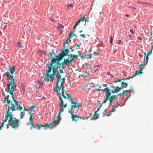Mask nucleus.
Masks as SVG:
<instances>
[{
    "label": "nucleus",
    "mask_w": 153,
    "mask_h": 153,
    "mask_svg": "<svg viewBox=\"0 0 153 153\" xmlns=\"http://www.w3.org/2000/svg\"><path fill=\"white\" fill-rule=\"evenodd\" d=\"M143 70V68H142L139 71H137V70L136 71V72L135 73V74L133 75V76L132 77H130L129 78H124L123 79H122V80H127L131 78H133L134 77L140 74H141L142 73V72H141Z\"/></svg>",
    "instance_id": "nucleus-11"
},
{
    "label": "nucleus",
    "mask_w": 153,
    "mask_h": 153,
    "mask_svg": "<svg viewBox=\"0 0 153 153\" xmlns=\"http://www.w3.org/2000/svg\"><path fill=\"white\" fill-rule=\"evenodd\" d=\"M42 51L41 50H39L38 51V53L40 56H41L42 54Z\"/></svg>",
    "instance_id": "nucleus-31"
},
{
    "label": "nucleus",
    "mask_w": 153,
    "mask_h": 153,
    "mask_svg": "<svg viewBox=\"0 0 153 153\" xmlns=\"http://www.w3.org/2000/svg\"><path fill=\"white\" fill-rule=\"evenodd\" d=\"M49 54L50 55H51V56H52V54L51 53V52L49 53Z\"/></svg>",
    "instance_id": "nucleus-51"
},
{
    "label": "nucleus",
    "mask_w": 153,
    "mask_h": 153,
    "mask_svg": "<svg viewBox=\"0 0 153 153\" xmlns=\"http://www.w3.org/2000/svg\"><path fill=\"white\" fill-rule=\"evenodd\" d=\"M30 125H31V126L30 127L31 130H32L33 128L39 129L42 127H44L45 129H46L49 127L48 124H47L45 126H42L41 124H38L35 125V124L33 123H27V126H29Z\"/></svg>",
    "instance_id": "nucleus-8"
},
{
    "label": "nucleus",
    "mask_w": 153,
    "mask_h": 153,
    "mask_svg": "<svg viewBox=\"0 0 153 153\" xmlns=\"http://www.w3.org/2000/svg\"><path fill=\"white\" fill-rule=\"evenodd\" d=\"M91 54L90 53H86L84 56H83V58H86L87 59H91Z\"/></svg>",
    "instance_id": "nucleus-19"
},
{
    "label": "nucleus",
    "mask_w": 153,
    "mask_h": 153,
    "mask_svg": "<svg viewBox=\"0 0 153 153\" xmlns=\"http://www.w3.org/2000/svg\"><path fill=\"white\" fill-rule=\"evenodd\" d=\"M80 36H82L84 38H85V36L84 34H81L80 35Z\"/></svg>",
    "instance_id": "nucleus-43"
},
{
    "label": "nucleus",
    "mask_w": 153,
    "mask_h": 153,
    "mask_svg": "<svg viewBox=\"0 0 153 153\" xmlns=\"http://www.w3.org/2000/svg\"><path fill=\"white\" fill-rule=\"evenodd\" d=\"M71 41V40L69 38H68L65 41V43H64V48H65V44H67L68 43V41Z\"/></svg>",
    "instance_id": "nucleus-29"
},
{
    "label": "nucleus",
    "mask_w": 153,
    "mask_h": 153,
    "mask_svg": "<svg viewBox=\"0 0 153 153\" xmlns=\"http://www.w3.org/2000/svg\"><path fill=\"white\" fill-rule=\"evenodd\" d=\"M122 88H120L118 86L116 87L113 90H110L111 93V92L112 93H117Z\"/></svg>",
    "instance_id": "nucleus-13"
},
{
    "label": "nucleus",
    "mask_w": 153,
    "mask_h": 153,
    "mask_svg": "<svg viewBox=\"0 0 153 153\" xmlns=\"http://www.w3.org/2000/svg\"><path fill=\"white\" fill-rule=\"evenodd\" d=\"M74 34V32H73L71 31L69 35L68 38L70 39L73 36Z\"/></svg>",
    "instance_id": "nucleus-28"
},
{
    "label": "nucleus",
    "mask_w": 153,
    "mask_h": 153,
    "mask_svg": "<svg viewBox=\"0 0 153 153\" xmlns=\"http://www.w3.org/2000/svg\"><path fill=\"white\" fill-rule=\"evenodd\" d=\"M108 75H109V73H108Z\"/></svg>",
    "instance_id": "nucleus-64"
},
{
    "label": "nucleus",
    "mask_w": 153,
    "mask_h": 153,
    "mask_svg": "<svg viewBox=\"0 0 153 153\" xmlns=\"http://www.w3.org/2000/svg\"><path fill=\"white\" fill-rule=\"evenodd\" d=\"M124 94H123V92L122 93H120V94H119L118 95V96H121L122 95H124Z\"/></svg>",
    "instance_id": "nucleus-40"
},
{
    "label": "nucleus",
    "mask_w": 153,
    "mask_h": 153,
    "mask_svg": "<svg viewBox=\"0 0 153 153\" xmlns=\"http://www.w3.org/2000/svg\"><path fill=\"white\" fill-rule=\"evenodd\" d=\"M53 62V63L52 64L51 66L53 67H55V68H56V71H58V68H60V66L61 65H62V68H63L64 66L65 65V63H64V61L61 63H59L58 62H57V60L56 58H53L51 60L50 64H51L52 62ZM58 73L60 74L58 72V73L56 75H57ZM56 76L57 75H56Z\"/></svg>",
    "instance_id": "nucleus-7"
},
{
    "label": "nucleus",
    "mask_w": 153,
    "mask_h": 153,
    "mask_svg": "<svg viewBox=\"0 0 153 153\" xmlns=\"http://www.w3.org/2000/svg\"><path fill=\"white\" fill-rule=\"evenodd\" d=\"M148 56L146 55V57L145 56V62L144 64V66L146 65L148 62V60L149 59Z\"/></svg>",
    "instance_id": "nucleus-22"
},
{
    "label": "nucleus",
    "mask_w": 153,
    "mask_h": 153,
    "mask_svg": "<svg viewBox=\"0 0 153 153\" xmlns=\"http://www.w3.org/2000/svg\"><path fill=\"white\" fill-rule=\"evenodd\" d=\"M137 39H138V40H140V41H141V40H142V39H141V38H140V37H138L137 38Z\"/></svg>",
    "instance_id": "nucleus-47"
},
{
    "label": "nucleus",
    "mask_w": 153,
    "mask_h": 153,
    "mask_svg": "<svg viewBox=\"0 0 153 153\" xmlns=\"http://www.w3.org/2000/svg\"><path fill=\"white\" fill-rule=\"evenodd\" d=\"M101 85L98 84L96 85L95 87L97 89L99 90H101L102 91L105 92H106L105 98L102 103H105L108 100L109 97L111 95L110 89H109L107 87L105 88L104 89H101Z\"/></svg>",
    "instance_id": "nucleus-6"
},
{
    "label": "nucleus",
    "mask_w": 153,
    "mask_h": 153,
    "mask_svg": "<svg viewBox=\"0 0 153 153\" xmlns=\"http://www.w3.org/2000/svg\"><path fill=\"white\" fill-rule=\"evenodd\" d=\"M121 42V40H119L118 41V43L119 44Z\"/></svg>",
    "instance_id": "nucleus-49"
},
{
    "label": "nucleus",
    "mask_w": 153,
    "mask_h": 153,
    "mask_svg": "<svg viewBox=\"0 0 153 153\" xmlns=\"http://www.w3.org/2000/svg\"><path fill=\"white\" fill-rule=\"evenodd\" d=\"M83 56H81V57H82L83 58Z\"/></svg>",
    "instance_id": "nucleus-58"
},
{
    "label": "nucleus",
    "mask_w": 153,
    "mask_h": 153,
    "mask_svg": "<svg viewBox=\"0 0 153 153\" xmlns=\"http://www.w3.org/2000/svg\"><path fill=\"white\" fill-rule=\"evenodd\" d=\"M64 27V26L60 24H59L58 27V29H59L61 31H62Z\"/></svg>",
    "instance_id": "nucleus-24"
},
{
    "label": "nucleus",
    "mask_w": 153,
    "mask_h": 153,
    "mask_svg": "<svg viewBox=\"0 0 153 153\" xmlns=\"http://www.w3.org/2000/svg\"><path fill=\"white\" fill-rule=\"evenodd\" d=\"M139 65L140 66V69H139L138 71H140L141 69L142 68H143H143H142L141 67V66H143V65H143L142 64V63L141 64Z\"/></svg>",
    "instance_id": "nucleus-33"
},
{
    "label": "nucleus",
    "mask_w": 153,
    "mask_h": 153,
    "mask_svg": "<svg viewBox=\"0 0 153 153\" xmlns=\"http://www.w3.org/2000/svg\"><path fill=\"white\" fill-rule=\"evenodd\" d=\"M121 87H120V88H122V89L124 88H126L127 86V83L124 82H121Z\"/></svg>",
    "instance_id": "nucleus-21"
},
{
    "label": "nucleus",
    "mask_w": 153,
    "mask_h": 153,
    "mask_svg": "<svg viewBox=\"0 0 153 153\" xmlns=\"http://www.w3.org/2000/svg\"><path fill=\"white\" fill-rule=\"evenodd\" d=\"M81 44V43H80L79 42V41L78 43V44H77V46L78 47H79V46H80Z\"/></svg>",
    "instance_id": "nucleus-38"
},
{
    "label": "nucleus",
    "mask_w": 153,
    "mask_h": 153,
    "mask_svg": "<svg viewBox=\"0 0 153 153\" xmlns=\"http://www.w3.org/2000/svg\"><path fill=\"white\" fill-rule=\"evenodd\" d=\"M82 30H80L79 31V33H82Z\"/></svg>",
    "instance_id": "nucleus-53"
},
{
    "label": "nucleus",
    "mask_w": 153,
    "mask_h": 153,
    "mask_svg": "<svg viewBox=\"0 0 153 153\" xmlns=\"http://www.w3.org/2000/svg\"><path fill=\"white\" fill-rule=\"evenodd\" d=\"M65 56L62 53H60L57 56H56V59L57 60V62L60 61L63 57Z\"/></svg>",
    "instance_id": "nucleus-17"
},
{
    "label": "nucleus",
    "mask_w": 153,
    "mask_h": 153,
    "mask_svg": "<svg viewBox=\"0 0 153 153\" xmlns=\"http://www.w3.org/2000/svg\"><path fill=\"white\" fill-rule=\"evenodd\" d=\"M56 78L57 81L56 84L55 91L60 100V103L59 104L60 109L59 113H61L63 111L64 108H66L67 106V103H65L64 105L63 104L64 101L62 98V96L64 99V101L67 99V97H66L65 95L64 87L63 86V84L65 83V78H62L61 75L59 73L57 74Z\"/></svg>",
    "instance_id": "nucleus-2"
},
{
    "label": "nucleus",
    "mask_w": 153,
    "mask_h": 153,
    "mask_svg": "<svg viewBox=\"0 0 153 153\" xmlns=\"http://www.w3.org/2000/svg\"><path fill=\"white\" fill-rule=\"evenodd\" d=\"M94 55L95 56L98 55V54H97V52H94Z\"/></svg>",
    "instance_id": "nucleus-39"
},
{
    "label": "nucleus",
    "mask_w": 153,
    "mask_h": 153,
    "mask_svg": "<svg viewBox=\"0 0 153 153\" xmlns=\"http://www.w3.org/2000/svg\"><path fill=\"white\" fill-rule=\"evenodd\" d=\"M129 36L130 38V39H131L132 36V35H129Z\"/></svg>",
    "instance_id": "nucleus-50"
},
{
    "label": "nucleus",
    "mask_w": 153,
    "mask_h": 153,
    "mask_svg": "<svg viewBox=\"0 0 153 153\" xmlns=\"http://www.w3.org/2000/svg\"><path fill=\"white\" fill-rule=\"evenodd\" d=\"M60 113H59V114L56 118L57 119L54 120L53 123L50 124L49 125L48 124V128H52L54 126H55L56 125L58 124L59 123V121L60 120Z\"/></svg>",
    "instance_id": "nucleus-9"
},
{
    "label": "nucleus",
    "mask_w": 153,
    "mask_h": 153,
    "mask_svg": "<svg viewBox=\"0 0 153 153\" xmlns=\"http://www.w3.org/2000/svg\"><path fill=\"white\" fill-rule=\"evenodd\" d=\"M85 16H86V15H84L82 18L80 19L76 22V23L74 27V30L76 29V27L78 25L79 23L81 22V23L83 22V23L82 24H84L85 25L86 22V19L85 17Z\"/></svg>",
    "instance_id": "nucleus-10"
},
{
    "label": "nucleus",
    "mask_w": 153,
    "mask_h": 153,
    "mask_svg": "<svg viewBox=\"0 0 153 153\" xmlns=\"http://www.w3.org/2000/svg\"><path fill=\"white\" fill-rule=\"evenodd\" d=\"M117 96L116 95H112L111 96V97H109L108 100H109V105H111L113 101L115 100L116 101V102L117 101L118 102V101L117 99H115V98Z\"/></svg>",
    "instance_id": "nucleus-12"
},
{
    "label": "nucleus",
    "mask_w": 153,
    "mask_h": 153,
    "mask_svg": "<svg viewBox=\"0 0 153 153\" xmlns=\"http://www.w3.org/2000/svg\"><path fill=\"white\" fill-rule=\"evenodd\" d=\"M145 55H146V53H145Z\"/></svg>",
    "instance_id": "nucleus-63"
},
{
    "label": "nucleus",
    "mask_w": 153,
    "mask_h": 153,
    "mask_svg": "<svg viewBox=\"0 0 153 153\" xmlns=\"http://www.w3.org/2000/svg\"><path fill=\"white\" fill-rule=\"evenodd\" d=\"M146 4L148 5H151V4L150 3H146Z\"/></svg>",
    "instance_id": "nucleus-48"
},
{
    "label": "nucleus",
    "mask_w": 153,
    "mask_h": 153,
    "mask_svg": "<svg viewBox=\"0 0 153 153\" xmlns=\"http://www.w3.org/2000/svg\"><path fill=\"white\" fill-rule=\"evenodd\" d=\"M125 16H126L127 17H128L129 16V15L128 14H126L125 15Z\"/></svg>",
    "instance_id": "nucleus-52"
},
{
    "label": "nucleus",
    "mask_w": 153,
    "mask_h": 153,
    "mask_svg": "<svg viewBox=\"0 0 153 153\" xmlns=\"http://www.w3.org/2000/svg\"><path fill=\"white\" fill-rule=\"evenodd\" d=\"M121 81V80L120 79H118L117 80H116L115 82H120Z\"/></svg>",
    "instance_id": "nucleus-41"
},
{
    "label": "nucleus",
    "mask_w": 153,
    "mask_h": 153,
    "mask_svg": "<svg viewBox=\"0 0 153 153\" xmlns=\"http://www.w3.org/2000/svg\"><path fill=\"white\" fill-rule=\"evenodd\" d=\"M64 63H65V65L68 67H69L71 62V60L70 59H65L64 60Z\"/></svg>",
    "instance_id": "nucleus-16"
},
{
    "label": "nucleus",
    "mask_w": 153,
    "mask_h": 153,
    "mask_svg": "<svg viewBox=\"0 0 153 153\" xmlns=\"http://www.w3.org/2000/svg\"><path fill=\"white\" fill-rule=\"evenodd\" d=\"M110 115V114H108L107 115V116H109Z\"/></svg>",
    "instance_id": "nucleus-59"
},
{
    "label": "nucleus",
    "mask_w": 153,
    "mask_h": 153,
    "mask_svg": "<svg viewBox=\"0 0 153 153\" xmlns=\"http://www.w3.org/2000/svg\"><path fill=\"white\" fill-rule=\"evenodd\" d=\"M74 36H76V34H74Z\"/></svg>",
    "instance_id": "nucleus-60"
},
{
    "label": "nucleus",
    "mask_w": 153,
    "mask_h": 153,
    "mask_svg": "<svg viewBox=\"0 0 153 153\" xmlns=\"http://www.w3.org/2000/svg\"><path fill=\"white\" fill-rule=\"evenodd\" d=\"M65 94L67 95V99L68 100H70L71 103L73 104L71 105V108L69 109L68 112L71 114V118L72 119V121L76 122L79 120V116L78 115H74L73 114L74 112V110L73 108H79V107L82 106V105L81 104H79L78 102H74L72 99V97L70 95L67 93L66 91H65Z\"/></svg>",
    "instance_id": "nucleus-3"
},
{
    "label": "nucleus",
    "mask_w": 153,
    "mask_h": 153,
    "mask_svg": "<svg viewBox=\"0 0 153 153\" xmlns=\"http://www.w3.org/2000/svg\"><path fill=\"white\" fill-rule=\"evenodd\" d=\"M142 4H146V2H143V3H142Z\"/></svg>",
    "instance_id": "nucleus-54"
},
{
    "label": "nucleus",
    "mask_w": 153,
    "mask_h": 153,
    "mask_svg": "<svg viewBox=\"0 0 153 153\" xmlns=\"http://www.w3.org/2000/svg\"><path fill=\"white\" fill-rule=\"evenodd\" d=\"M123 92V94H124V95H127L128 92H129L130 94L131 91L130 90L124 91Z\"/></svg>",
    "instance_id": "nucleus-26"
},
{
    "label": "nucleus",
    "mask_w": 153,
    "mask_h": 153,
    "mask_svg": "<svg viewBox=\"0 0 153 153\" xmlns=\"http://www.w3.org/2000/svg\"><path fill=\"white\" fill-rule=\"evenodd\" d=\"M20 119H22L25 116V112L24 111H23L21 112L20 113Z\"/></svg>",
    "instance_id": "nucleus-25"
},
{
    "label": "nucleus",
    "mask_w": 153,
    "mask_h": 153,
    "mask_svg": "<svg viewBox=\"0 0 153 153\" xmlns=\"http://www.w3.org/2000/svg\"><path fill=\"white\" fill-rule=\"evenodd\" d=\"M97 111H97H95L94 112V116H95L96 117V118H92L91 119V120H93L96 119L98 118L99 114H98L97 113V111Z\"/></svg>",
    "instance_id": "nucleus-20"
},
{
    "label": "nucleus",
    "mask_w": 153,
    "mask_h": 153,
    "mask_svg": "<svg viewBox=\"0 0 153 153\" xmlns=\"http://www.w3.org/2000/svg\"><path fill=\"white\" fill-rule=\"evenodd\" d=\"M80 53H79V56H80Z\"/></svg>",
    "instance_id": "nucleus-62"
},
{
    "label": "nucleus",
    "mask_w": 153,
    "mask_h": 153,
    "mask_svg": "<svg viewBox=\"0 0 153 153\" xmlns=\"http://www.w3.org/2000/svg\"><path fill=\"white\" fill-rule=\"evenodd\" d=\"M68 56H70V59L72 61H73L74 58H77L78 56V55H73L72 54H70L69 55H68Z\"/></svg>",
    "instance_id": "nucleus-18"
},
{
    "label": "nucleus",
    "mask_w": 153,
    "mask_h": 153,
    "mask_svg": "<svg viewBox=\"0 0 153 153\" xmlns=\"http://www.w3.org/2000/svg\"><path fill=\"white\" fill-rule=\"evenodd\" d=\"M30 116L29 118V121L30 122L29 123H33V117L32 116V115L31 114H30Z\"/></svg>",
    "instance_id": "nucleus-27"
},
{
    "label": "nucleus",
    "mask_w": 153,
    "mask_h": 153,
    "mask_svg": "<svg viewBox=\"0 0 153 153\" xmlns=\"http://www.w3.org/2000/svg\"><path fill=\"white\" fill-rule=\"evenodd\" d=\"M120 105V104L118 103V102H116V105L113 107V108L111 110L108 112V113H111V112H113L116 111V110L115 108H117Z\"/></svg>",
    "instance_id": "nucleus-14"
},
{
    "label": "nucleus",
    "mask_w": 153,
    "mask_h": 153,
    "mask_svg": "<svg viewBox=\"0 0 153 153\" xmlns=\"http://www.w3.org/2000/svg\"><path fill=\"white\" fill-rule=\"evenodd\" d=\"M59 71L60 72V73H63V71L62 70H59Z\"/></svg>",
    "instance_id": "nucleus-46"
},
{
    "label": "nucleus",
    "mask_w": 153,
    "mask_h": 153,
    "mask_svg": "<svg viewBox=\"0 0 153 153\" xmlns=\"http://www.w3.org/2000/svg\"><path fill=\"white\" fill-rule=\"evenodd\" d=\"M113 38L112 37H111L110 39V42L112 44V42H113Z\"/></svg>",
    "instance_id": "nucleus-34"
},
{
    "label": "nucleus",
    "mask_w": 153,
    "mask_h": 153,
    "mask_svg": "<svg viewBox=\"0 0 153 153\" xmlns=\"http://www.w3.org/2000/svg\"><path fill=\"white\" fill-rule=\"evenodd\" d=\"M102 14V12H100V13H99V14Z\"/></svg>",
    "instance_id": "nucleus-57"
},
{
    "label": "nucleus",
    "mask_w": 153,
    "mask_h": 153,
    "mask_svg": "<svg viewBox=\"0 0 153 153\" xmlns=\"http://www.w3.org/2000/svg\"><path fill=\"white\" fill-rule=\"evenodd\" d=\"M4 125L3 122L2 123L1 125L0 126V129L1 130V128L3 127Z\"/></svg>",
    "instance_id": "nucleus-37"
},
{
    "label": "nucleus",
    "mask_w": 153,
    "mask_h": 153,
    "mask_svg": "<svg viewBox=\"0 0 153 153\" xmlns=\"http://www.w3.org/2000/svg\"><path fill=\"white\" fill-rule=\"evenodd\" d=\"M74 5L73 4H71L70 5H68L67 6V7L68 9H70V7H73Z\"/></svg>",
    "instance_id": "nucleus-32"
},
{
    "label": "nucleus",
    "mask_w": 153,
    "mask_h": 153,
    "mask_svg": "<svg viewBox=\"0 0 153 153\" xmlns=\"http://www.w3.org/2000/svg\"><path fill=\"white\" fill-rule=\"evenodd\" d=\"M61 52L64 56H68V54L70 52V50L66 48L64 50H62Z\"/></svg>",
    "instance_id": "nucleus-15"
},
{
    "label": "nucleus",
    "mask_w": 153,
    "mask_h": 153,
    "mask_svg": "<svg viewBox=\"0 0 153 153\" xmlns=\"http://www.w3.org/2000/svg\"><path fill=\"white\" fill-rule=\"evenodd\" d=\"M6 118L3 121V123H4L8 120V123L7 126V128H8L9 126H10L13 128L14 129H17L19 127V121L16 118L13 117V116H12L11 118L10 117L7 118L6 115Z\"/></svg>",
    "instance_id": "nucleus-5"
},
{
    "label": "nucleus",
    "mask_w": 153,
    "mask_h": 153,
    "mask_svg": "<svg viewBox=\"0 0 153 153\" xmlns=\"http://www.w3.org/2000/svg\"><path fill=\"white\" fill-rule=\"evenodd\" d=\"M128 7L130 9V11H134L136 9L135 8L131 7Z\"/></svg>",
    "instance_id": "nucleus-30"
},
{
    "label": "nucleus",
    "mask_w": 153,
    "mask_h": 153,
    "mask_svg": "<svg viewBox=\"0 0 153 153\" xmlns=\"http://www.w3.org/2000/svg\"><path fill=\"white\" fill-rule=\"evenodd\" d=\"M105 86H107V85L105 84Z\"/></svg>",
    "instance_id": "nucleus-61"
},
{
    "label": "nucleus",
    "mask_w": 153,
    "mask_h": 153,
    "mask_svg": "<svg viewBox=\"0 0 153 153\" xmlns=\"http://www.w3.org/2000/svg\"><path fill=\"white\" fill-rule=\"evenodd\" d=\"M53 62H52L51 64H48L47 67L49 69L45 74L43 76V81H45L47 82L50 81L53 82L54 81V75L56 72V68L55 67H53L51 66V64Z\"/></svg>",
    "instance_id": "nucleus-4"
},
{
    "label": "nucleus",
    "mask_w": 153,
    "mask_h": 153,
    "mask_svg": "<svg viewBox=\"0 0 153 153\" xmlns=\"http://www.w3.org/2000/svg\"><path fill=\"white\" fill-rule=\"evenodd\" d=\"M89 117H87L86 118V119H88V118H89Z\"/></svg>",
    "instance_id": "nucleus-56"
},
{
    "label": "nucleus",
    "mask_w": 153,
    "mask_h": 153,
    "mask_svg": "<svg viewBox=\"0 0 153 153\" xmlns=\"http://www.w3.org/2000/svg\"><path fill=\"white\" fill-rule=\"evenodd\" d=\"M21 45V43L20 42H19L17 43V46L18 47H20Z\"/></svg>",
    "instance_id": "nucleus-35"
},
{
    "label": "nucleus",
    "mask_w": 153,
    "mask_h": 153,
    "mask_svg": "<svg viewBox=\"0 0 153 153\" xmlns=\"http://www.w3.org/2000/svg\"><path fill=\"white\" fill-rule=\"evenodd\" d=\"M79 119H82L83 120L85 119L83 117H79Z\"/></svg>",
    "instance_id": "nucleus-45"
},
{
    "label": "nucleus",
    "mask_w": 153,
    "mask_h": 153,
    "mask_svg": "<svg viewBox=\"0 0 153 153\" xmlns=\"http://www.w3.org/2000/svg\"><path fill=\"white\" fill-rule=\"evenodd\" d=\"M15 71V66L13 65L12 68H10V72L7 71L4 74L7 77L8 80L7 84L8 90H5L3 91V94L4 96V102H7L6 106L8 107V110L6 112V115L7 118H10L13 116L12 112L16 110V108L18 110H21L22 107L21 102L18 104L17 100L14 97L13 92L16 87V84L14 82L15 79L13 78V73Z\"/></svg>",
    "instance_id": "nucleus-1"
},
{
    "label": "nucleus",
    "mask_w": 153,
    "mask_h": 153,
    "mask_svg": "<svg viewBox=\"0 0 153 153\" xmlns=\"http://www.w3.org/2000/svg\"><path fill=\"white\" fill-rule=\"evenodd\" d=\"M36 105H33L32 106H31L30 107V109L29 110H30V112H29V114H31V112L32 111H33V108H36Z\"/></svg>",
    "instance_id": "nucleus-23"
},
{
    "label": "nucleus",
    "mask_w": 153,
    "mask_h": 153,
    "mask_svg": "<svg viewBox=\"0 0 153 153\" xmlns=\"http://www.w3.org/2000/svg\"><path fill=\"white\" fill-rule=\"evenodd\" d=\"M111 77H114V76L112 75L111 74Z\"/></svg>",
    "instance_id": "nucleus-55"
},
{
    "label": "nucleus",
    "mask_w": 153,
    "mask_h": 153,
    "mask_svg": "<svg viewBox=\"0 0 153 153\" xmlns=\"http://www.w3.org/2000/svg\"><path fill=\"white\" fill-rule=\"evenodd\" d=\"M130 32H131V33L132 34H134V32L133 31V30H131V29H130Z\"/></svg>",
    "instance_id": "nucleus-36"
},
{
    "label": "nucleus",
    "mask_w": 153,
    "mask_h": 153,
    "mask_svg": "<svg viewBox=\"0 0 153 153\" xmlns=\"http://www.w3.org/2000/svg\"><path fill=\"white\" fill-rule=\"evenodd\" d=\"M102 106V104L100 105V107L98 108V109H97V111H99V110H100V107H101Z\"/></svg>",
    "instance_id": "nucleus-44"
},
{
    "label": "nucleus",
    "mask_w": 153,
    "mask_h": 153,
    "mask_svg": "<svg viewBox=\"0 0 153 153\" xmlns=\"http://www.w3.org/2000/svg\"><path fill=\"white\" fill-rule=\"evenodd\" d=\"M24 111H27L29 112H30V110H27V109L26 108H24Z\"/></svg>",
    "instance_id": "nucleus-42"
}]
</instances>
